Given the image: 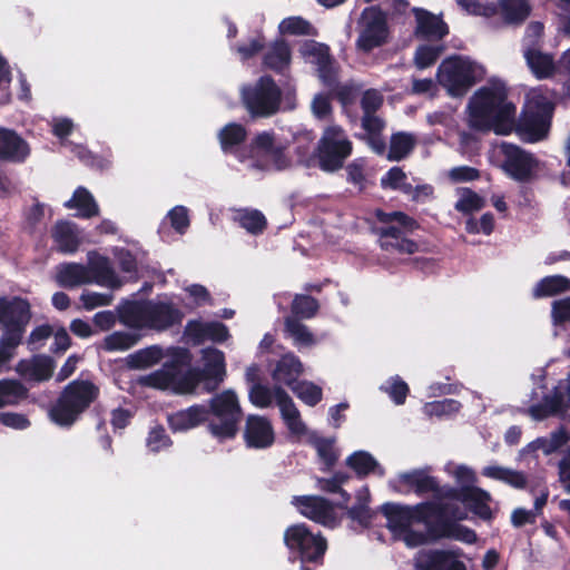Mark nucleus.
Wrapping results in <instances>:
<instances>
[{
	"mask_svg": "<svg viewBox=\"0 0 570 570\" xmlns=\"http://www.w3.org/2000/svg\"><path fill=\"white\" fill-rule=\"evenodd\" d=\"M469 126L482 132L507 136L513 131L517 107L503 87H481L468 104Z\"/></svg>",
	"mask_w": 570,
	"mask_h": 570,
	"instance_id": "f257e3e1",
	"label": "nucleus"
},
{
	"mask_svg": "<svg viewBox=\"0 0 570 570\" xmlns=\"http://www.w3.org/2000/svg\"><path fill=\"white\" fill-rule=\"evenodd\" d=\"M100 389L90 380L76 379L60 392L49 409L50 420L61 428H71L98 400Z\"/></svg>",
	"mask_w": 570,
	"mask_h": 570,
	"instance_id": "f03ea898",
	"label": "nucleus"
},
{
	"mask_svg": "<svg viewBox=\"0 0 570 570\" xmlns=\"http://www.w3.org/2000/svg\"><path fill=\"white\" fill-rule=\"evenodd\" d=\"M207 406V431L218 441L232 440L237 435L243 411L233 390L215 394Z\"/></svg>",
	"mask_w": 570,
	"mask_h": 570,
	"instance_id": "7ed1b4c3",
	"label": "nucleus"
},
{
	"mask_svg": "<svg viewBox=\"0 0 570 570\" xmlns=\"http://www.w3.org/2000/svg\"><path fill=\"white\" fill-rule=\"evenodd\" d=\"M484 77L483 66L459 55L448 57L438 68L439 83L454 98L465 96Z\"/></svg>",
	"mask_w": 570,
	"mask_h": 570,
	"instance_id": "20e7f679",
	"label": "nucleus"
},
{
	"mask_svg": "<svg viewBox=\"0 0 570 570\" xmlns=\"http://www.w3.org/2000/svg\"><path fill=\"white\" fill-rule=\"evenodd\" d=\"M352 153L353 142L345 130L338 125H331L324 129L311 160H314L322 171L332 174L344 167Z\"/></svg>",
	"mask_w": 570,
	"mask_h": 570,
	"instance_id": "39448f33",
	"label": "nucleus"
},
{
	"mask_svg": "<svg viewBox=\"0 0 570 570\" xmlns=\"http://www.w3.org/2000/svg\"><path fill=\"white\" fill-rule=\"evenodd\" d=\"M282 90L269 75L261 76L254 83L242 88L240 100L252 119H265L281 110Z\"/></svg>",
	"mask_w": 570,
	"mask_h": 570,
	"instance_id": "423d86ee",
	"label": "nucleus"
},
{
	"mask_svg": "<svg viewBox=\"0 0 570 570\" xmlns=\"http://www.w3.org/2000/svg\"><path fill=\"white\" fill-rule=\"evenodd\" d=\"M284 544L301 561L302 570H312L307 564L323 566L327 540L313 533L305 523L289 525L284 532Z\"/></svg>",
	"mask_w": 570,
	"mask_h": 570,
	"instance_id": "0eeeda50",
	"label": "nucleus"
},
{
	"mask_svg": "<svg viewBox=\"0 0 570 570\" xmlns=\"http://www.w3.org/2000/svg\"><path fill=\"white\" fill-rule=\"evenodd\" d=\"M60 286L73 288L83 284L97 283L99 285L115 286L118 284L117 275L106 256L89 258V265L78 263L65 264L57 276Z\"/></svg>",
	"mask_w": 570,
	"mask_h": 570,
	"instance_id": "6e6552de",
	"label": "nucleus"
},
{
	"mask_svg": "<svg viewBox=\"0 0 570 570\" xmlns=\"http://www.w3.org/2000/svg\"><path fill=\"white\" fill-rule=\"evenodd\" d=\"M554 106L542 95L532 97L524 105L519 119L514 118L513 131L524 142L542 140L550 127Z\"/></svg>",
	"mask_w": 570,
	"mask_h": 570,
	"instance_id": "1a4fd4ad",
	"label": "nucleus"
},
{
	"mask_svg": "<svg viewBox=\"0 0 570 570\" xmlns=\"http://www.w3.org/2000/svg\"><path fill=\"white\" fill-rule=\"evenodd\" d=\"M32 317L31 305L21 296H0V343L18 347Z\"/></svg>",
	"mask_w": 570,
	"mask_h": 570,
	"instance_id": "9d476101",
	"label": "nucleus"
},
{
	"mask_svg": "<svg viewBox=\"0 0 570 570\" xmlns=\"http://www.w3.org/2000/svg\"><path fill=\"white\" fill-rule=\"evenodd\" d=\"M441 510L439 502L424 501L415 505H402L386 502L380 507L381 513L386 518V527L393 533H401L412 523H422L425 530L433 524L435 513Z\"/></svg>",
	"mask_w": 570,
	"mask_h": 570,
	"instance_id": "9b49d317",
	"label": "nucleus"
},
{
	"mask_svg": "<svg viewBox=\"0 0 570 570\" xmlns=\"http://www.w3.org/2000/svg\"><path fill=\"white\" fill-rule=\"evenodd\" d=\"M357 31L356 47L365 53L385 45L390 36L386 13L380 6L364 8L357 21Z\"/></svg>",
	"mask_w": 570,
	"mask_h": 570,
	"instance_id": "f8f14e48",
	"label": "nucleus"
},
{
	"mask_svg": "<svg viewBox=\"0 0 570 570\" xmlns=\"http://www.w3.org/2000/svg\"><path fill=\"white\" fill-rule=\"evenodd\" d=\"M441 510L435 513L433 524L429 528V533L433 540L455 539L469 544L476 541L478 537L474 530L458 523L462 515H458L459 508L439 502Z\"/></svg>",
	"mask_w": 570,
	"mask_h": 570,
	"instance_id": "ddd939ff",
	"label": "nucleus"
},
{
	"mask_svg": "<svg viewBox=\"0 0 570 570\" xmlns=\"http://www.w3.org/2000/svg\"><path fill=\"white\" fill-rule=\"evenodd\" d=\"M501 153L502 169L510 178L519 183H530L537 178L539 160L533 154L509 142L501 145Z\"/></svg>",
	"mask_w": 570,
	"mask_h": 570,
	"instance_id": "4468645a",
	"label": "nucleus"
},
{
	"mask_svg": "<svg viewBox=\"0 0 570 570\" xmlns=\"http://www.w3.org/2000/svg\"><path fill=\"white\" fill-rule=\"evenodd\" d=\"M374 217L380 223L384 224L381 227H376L374 230L379 236L380 247L385 240L392 242L399 239L419 228V223L404 212L394 210L387 213L381 208H376L374 210Z\"/></svg>",
	"mask_w": 570,
	"mask_h": 570,
	"instance_id": "2eb2a0df",
	"label": "nucleus"
},
{
	"mask_svg": "<svg viewBox=\"0 0 570 570\" xmlns=\"http://www.w3.org/2000/svg\"><path fill=\"white\" fill-rule=\"evenodd\" d=\"M293 503L301 514L325 527L334 528L337 523L334 504L320 495L294 497Z\"/></svg>",
	"mask_w": 570,
	"mask_h": 570,
	"instance_id": "dca6fc26",
	"label": "nucleus"
},
{
	"mask_svg": "<svg viewBox=\"0 0 570 570\" xmlns=\"http://www.w3.org/2000/svg\"><path fill=\"white\" fill-rule=\"evenodd\" d=\"M184 313L171 302L146 301L145 328L158 332L179 325Z\"/></svg>",
	"mask_w": 570,
	"mask_h": 570,
	"instance_id": "f3484780",
	"label": "nucleus"
},
{
	"mask_svg": "<svg viewBox=\"0 0 570 570\" xmlns=\"http://www.w3.org/2000/svg\"><path fill=\"white\" fill-rule=\"evenodd\" d=\"M412 13L415 18L413 35L416 39L436 42L442 41L449 33L450 28L443 20L442 14H434L424 8L414 7Z\"/></svg>",
	"mask_w": 570,
	"mask_h": 570,
	"instance_id": "a211bd4d",
	"label": "nucleus"
},
{
	"mask_svg": "<svg viewBox=\"0 0 570 570\" xmlns=\"http://www.w3.org/2000/svg\"><path fill=\"white\" fill-rule=\"evenodd\" d=\"M456 550L431 549L421 551L415 559L417 570H466L463 561L459 560Z\"/></svg>",
	"mask_w": 570,
	"mask_h": 570,
	"instance_id": "6ab92c4d",
	"label": "nucleus"
},
{
	"mask_svg": "<svg viewBox=\"0 0 570 570\" xmlns=\"http://www.w3.org/2000/svg\"><path fill=\"white\" fill-rule=\"evenodd\" d=\"M185 335L194 345H202L207 341L222 344L229 337L228 327L218 321L203 322L199 320H190L185 326Z\"/></svg>",
	"mask_w": 570,
	"mask_h": 570,
	"instance_id": "aec40b11",
	"label": "nucleus"
},
{
	"mask_svg": "<svg viewBox=\"0 0 570 570\" xmlns=\"http://www.w3.org/2000/svg\"><path fill=\"white\" fill-rule=\"evenodd\" d=\"M204 366L198 367L203 382H206L207 390H216L226 376L225 354L216 347H206L202 351Z\"/></svg>",
	"mask_w": 570,
	"mask_h": 570,
	"instance_id": "412c9836",
	"label": "nucleus"
},
{
	"mask_svg": "<svg viewBox=\"0 0 570 570\" xmlns=\"http://www.w3.org/2000/svg\"><path fill=\"white\" fill-rule=\"evenodd\" d=\"M244 440L247 448L267 449L273 445L275 434L268 419L250 414L246 419Z\"/></svg>",
	"mask_w": 570,
	"mask_h": 570,
	"instance_id": "4be33fe9",
	"label": "nucleus"
},
{
	"mask_svg": "<svg viewBox=\"0 0 570 570\" xmlns=\"http://www.w3.org/2000/svg\"><path fill=\"white\" fill-rule=\"evenodd\" d=\"M30 146L16 130L0 126V160L21 164L30 155Z\"/></svg>",
	"mask_w": 570,
	"mask_h": 570,
	"instance_id": "5701e85b",
	"label": "nucleus"
},
{
	"mask_svg": "<svg viewBox=\"0 0 570 570\" xmlns=\"http://www.w3.org/2000/svg\"><path fill=\"white\" fill-rule=\"evenodd\" d=\"M167 423L174 433L187 432L207 423V406L194 404L167 415Z\"/></svg>",
	"mask_w": 570,
	"mask_h": 570,
	"instance_id": "b1692460",
	"label": "nucleus"
},
{
	"mask_svg": "<svg viewBox=\"0 0 570 570\" xmlns=\"http://www.w3.org/2000/svg\"><path fill=\"white\" fill-rule=\"evenodd\" d=\"M53 370L55 362L47 355H36L30 360H20L16 366L20 376L33 382L48 381L52 376Z\"/></svg>",
	"mask_w": 570,
	"mask_h": 570,
	"instance_id": "393cba45",
	"label": "nucleus"
},
{
	"mask_svg": "<svg viewBox=\"0 0 570 570\" xmlns=\"http://www.w3.org/2000/svg\"><path fill=\"white\" fill-rule=\"evenodd\" d=\"M303 373V364L301 360L293 353L284 354L276 363L273 371V380L285 384L292 390L299 381L298 377Z\"/></svg>",
	"mask_w": 570,
	"mask_h": 570,
	"instance_id": "a878e982",
	"label": "nucleus"
},
{
	"mask_svg": "<svg viewBox=\"0 0 570 570\" xmlns=\"http://www.w3.org/2000/svg\"><path fill=\"white\" fill-rule=\"evenodd\" d=\"M399 482L413 490L417 495L440 493L441 487L435 476L429 475L425 470L414 469L399 475Z\"/></svg>",
	"mask_w": 570,
	"mask_h": 570,
	"instance_id": "bb28decb",
	"label": "nucleus"
},
{
	"mask_svg": "<svg viewBox=\"0 0 570 570\" xmlns=\"http://www.w3.org/2000/svg\"><path fill=\"white\" fill-rule=\"evenodd\" d=\"M51 236L58 250L65 254L76 253L81 244L77 225L69 220H59L55 224Z\"/></svg>",
	"mask_w": 570,
	"mask_h": 570,
	"instance_id": "cd10ccee",
	"label": "nucleus"
},
{
	"mask_svg": "<svg viewBox=\"0 0 570 570\" xmlns=\"http://www.w3.org/2000/svg\"><path fill=\"white\" fill-rule=\"evenodd\" d=\"M345 463L355 472L358 479H364L371 473L381 478L385 475V469L371 453L363 450L353 452L346 458Z\"/></svg>",
	"mask_w": 570,
	"mask_h": 570,
	"instance_id": "c85d7f7f",
	"label": "nucleus"
},
{
	"mask_svg": "<svg viewBox=\"0 0 570 570\" xmlns=\"http://www.w3.org/2000/svg\"><path fill=\"white\" fill-rule=\"evenodd\" d=\"M491 495L488 491L469 485L466 494L463 500V504L466 509L484 521L493 519V512L490 507Z\"/></svg>",
	"mask_w": 570,
	"mask_h": 570,
	"instance_id": "c756f323",
	"label": "nucleus"
},
{
	"mask_svg": "<svg viewBox=\"0 0 570 570\" xmlns=\"http://www.w3.org/2000/svg\"><path fill=\"white\" fill-rule=\"evenodd\" d=\"M524 58L527 60V65L537 79L550 78L557 70V63L554 62L553 56L544 53L539 49L529 48L524 52Z\"/></svg>",
	"mask_w": 570,
	"mask_h": 570,
	"instance_id": "7c9ffc66",
	"label": "nucleus"
},
{
	"mask_svg": "<svg viewBox=\"0 0 570 570\" xmlns=\"http://www.w3.org/2000/svg\"><path fill=\"white\" fill-rule=\"evenodd\" d=\"M63 206L68 209H77V217L91 218L99 215V206L92 194L85 187L79 186Z\"/></svg>",
	"mask_w": 570,
	"mask_h": 570,
	"instance_id": "2f4dec72",
	"label": "nucleus"
},
{
	"mask_svg": "<svg viewBox=\"0 0 570 570\" xmlns=\"http://www.w3.org/2000/svg\"><path fill=\"white\" fill-rule=\"evenodd\" d=\"M29 389L19 380H0V409L14 406L27 400Z\"/></svg>",
	"mask_w": 570,
	"mask_h": 570,
	"instance_id": "473e14b6",
	"label": "nucleus"
},
{
	"mask_svg": "<svg viewBox=\"0 0 570 570\" xmlns=\"http://www.w3.org/2000/svg\"><path fill=\"white\" fill-rule=\"evenodd\" d=\"M289 62L291 48L284 39L276 40L263 58V65L275 72H283Z\"/></svg>",
	"mask_w": 570,
	"mask_h": 570,
	"instance_id": "72a5a7b5",
	"label": "nucleus"
},
{
	"mask_svg": "<svg viewBox=\"0 0 570 570\" xmlns=\"http://www.w3.org/2000/svg\"><path fill=\"white\" fill-rule=\"evenodd\" d=\"M309 443L316 450L317 456L323 464L322 471L330 472L336 465L340 458V452L335 448V439L313 436Z\"/></svg>",
	"mask_w": 570,
	"mask_h": 570,
	"instance_id": "f704fd0d",
	"label": "nucleus"
},
{
	"mask_svg": "<svg viewBox=\"0 0 570 570\" xmlns=\"http://www.w3.org/2000/svg\"><path fill=\"white\" fill-rule=\"evenodd\" d=\"M570 291V279L563 275H550L541 278L534 286V298L552 297Z\"/></svg>",
	"mask_w": 570,
	"mask_h": 570,
	"instance_id": "c9c22d12",
	"label": "nucleus"
},
{
	"mask_svg": "<svg viewBox=\"0 0 570 570\" xmlns=\"http://www.w3.org/2000/svg\"><path fill=\"white\" fill-rule=\"evenodd\" d=\"M499 10L509 24H521L530 16L531 6L528 0H499Z\"/></svg>",
	"mask_w": 570,
	"mask_h": 570,
	"instance_id": "e433bc0d",
	"label": "nucleus"
},
{
	"mask_svg": "<svg viewBox=\"0 0 570 570\" xmlns=\"http://www.w3.org/2000/svg\"><path fill=\"white\" fill-rule=\"evenodd\" d=\"M415 137L412 134L399 131L391 136L387 159L401 161L405 159L415 147Z\"/></svg>",
	"mask_w": 570,
	"mask_h": 570,
	"instance_id": "4c0bfd02",
	"label": "nucleus"
},
{
	"mask_svg": "<svg viewBox=\"0 0 570 570\" xmlns=\"http://www.w3.org/2000/svg\"><path fill=\"white\" fill-rule=\"evenodd\" d=\"M234 220L253 235H259L264 233L267 227L266 217L258 209H237L234 215Z\"/></svg>",
	"mask_w": 570,
	"mask_h": 570,
	"instance_id": "58836bf2",
	"label": "nucleus"
},
{
	"mask_svg": "<svg viewBox=\"0 0 570 570\" xmlns=\"http://www.w3.org/2000/svg\"><path fill=\"white\" fill-rule=\"evenodd\" d=\"M482 475L493 480L502 481L515 489H524L527 487L525 475L520 471L511 470L508 468L489 465L483 468Z\"/></svg>",
	"mask_w": 570,
	"mask_h": 570,
	"instance_id": "ea45409f",
	"label": "nucleus"
},
{
	"mask_svg": "<svg viewBox=\"0 0 570 570\" xmlns=\"http://www.w3.org/2000/svg\"><path fill=\"white\" fill-rule=\"evenodd\" d=\"M247 138V130L242 124L229 122L225 125L218 134L222 150L224 153L233 151L235 147L242 145Z\"/></svg>",
	"mask_w": 570,
	"mask_h": 570,
	"instance_id": "a19ab883",
	"label": "nucleus"
},
{
	"mask_svg": "<svg viewBox=\"0 0 570 570\" xmlns=\"http://www.w3.org/2000/svg\"><path fill=\"white\" fill-rule=\"evenodd\" d=\"M202 382L198 367H190L186 372H181L175 366L174 392L178 394L193 393Z\"/></svg>",
	"mask_w": 570,
	"mask_h": 570,
	"instance_id": "79ce46f5",
	"label": "nucleus"
},
{
	"mask_svg": "<svg viewBox=\"0 0 570 570\" xmlns=\"http://www.w3.org/2000/svg\"><path fill=\"white\" fill-rule=\"evenodd\" d=\"M444 45H420L414 52V65L417 69L423 70L433 66L443 53Z\"/></svg>",
	"mask_w": 570,
	"mask_h": 570,
	"instance_id": "37998d69",
	"label": "nucleus"
},
{
	"mask_svg": "<svg viewBox=\"0 0 570 570\" xmlns=\"http://www.w3.org/2000/svg\"><path fill=\"white\" fill-rule=\"evenodd\" d=\"M370 494L366 490L365 497H358L357 502L347 509V517L356 521L363 528H370L375 517V512L368 507Z\"/></svg>",
	"mask_w": 570,
	"mask_h": 570,
	"instance_id": "c03bdc74",
	"label": "nucleus"
},
{
	"mask_svg": "<svg viewBox=\"0 0 570 570\" xmlns=\"http://www.w3.org/2000/svg\"><path fill=\"white\" fill-rule=\"evenodd\" d=\"M292 392L308 406H315L323 397L322 389L308 381H299L292 386Z\"/></svg>",
	"mask_w": 570,
	"mask_h": 570,
	"instance_id": "a18cd8bd",
	"label": "nucleus"
},
{
	"mask_svg": "<svg viewBox=\"0 0 570 570\" xmlns=\"http://www.w3.org/2000/svg\"><path fill=\"white\" fill-rule=\"evenodd\" d=\"M318 308V301L311 295L297 294L292 302V313L301 318L314 317Z\"/></svg>",
	"mask_w": 570,
	"mask_h": 570,
	"instance_id": "49530a36",
	"label": "nucleus"
},
{
	"mask_svg": "<svg viewBox=\"0 0 570 570\" xmlns=\"http://www.w3.org/2000/svg\"><path fill=\"white\" fill-rule=\"evenodd\" d=\"M120 320L124 324L144 328L146 320V301L134 302L120 312Z\"/></svg>",
	"mask_w": 570,
	"mask_h": 570,
	"instance_id": "de8ad7c7",
	"label": "nucleus"
},
{
	"mask_svg": "<svg viewBox=\"0 0 570 570\" xmlns=\"http://www.w3.org/2000/svg\"><path fill=\"white\" fill-rule=\"evenodd\" d=\"M301 53L305 58H311V61L317 67L333 57L327 45L315 40L306 41L301 49Z\"/></svg>",
	"mask_w": 570,
	"mask_h": 570,
	"instance_id": "09e8293b",
	"label": "nucleus"
},
{
	"mask_svg": "<svg viewBox=\"0 0 570 570\" xmlns=\"http://www.w3.org/2000/svg\"><path fill=\"white\" fill-rule=\"evenodd\" d=\"M569 441V435L563 426H560L557 431L550 434V438H538L535 444L538 449H541L546 455H550L566 445Z\"/></svg>",
	"mask_w": 570,
	"mask_h": 570,
	"instance_id": "8fccbe9b",
	"label": "nucleus"
},
{
	"mask_svg": "<svg viewBox=\"0 0 570 570\" xmlns=\"http://www.w3.org/2000/svg\"><path fill=\"white\" fill-rule=\"evenodd\" d=\"M286 332L294 338L295 344L309 346L314 344V336L308 331L307 326L301 323L297 318L287 317L285 321Z\"/></svg>",
	"mask_w": 570,
	"mask_h": 570,
	"instance_id": "3c124183",
	"label": "nucleus"
},
{
	"mask_svg": "<svg viewBox=\"0 0 570 570\" xmlns=\"http://www.w3.org/2000/svg\"><path fill=\"white\" fill-rule=\"evenodd\" d=\"M138 342V336L127 332H114L104 340L106 351H126Z\"/></svg>",
	"mask_w": 570,
	"mask_h": 570,
	"instance_id": "603ef678",
	"label": "nucleus"
},
{
	"mask_svg": "<svg viewBox=\"0 0 570 570\" xmlns=\"http://www.w3.org/2000/svg\"><path fill=\"white\" fill-rule=\"evenodd\" d=\"M484 206L485 200L483 197L472 189L465 188L460 199L455 203L454 208L464 215H469L473 212L481 210Z\"/></svg>",
	"mask_w": 570,
	"mask_h": 570,
	"instance_id": "864d4df0",
	"label": "nucleus"
},
{
	"mask_svg": "<svg viewBox=\"0 0 570 570\" xmlns=\"http://www.w3.org/2000/svg\"><path fill=\"white\" fill-rule=\"evenodd\" d=\"M461 403L454 399H444L440 401L428 402L424 405V413L429 416H444L458 413L461 409Z\"/></svg>",
	"mask_w": 570,
	"mask_h": 570,
	"instance_id": "5fc2aeb1",
	"label": "nucleus"
},
{
	"mask_svg": "<svg viewBox=\"0 0 570 570\" xmlns=\"http://www.w3.org/2000/svg\"><path fill=\"white\" fill-rule=\"evenodd\" d=\"M146 445L151 452L158 453L161 450L170 448L173 445V440L166 433L165 428L159 424L151 428L148 432Z\"/></svg>",
	"mask_w": 570,
	"mask_h": 570,
	"instance_id": "6e6d98bb",
	"label": "nucleus"
},
{
	"mask_svg": "<svg viewBox=\"0 0 570 570\" xmlns=\"http://www.w3.org/2000/svg\"><path fill=\"white\" fill-rule=\"evenodd\" d=\"M248 397L250 403L256 407H268L275 399L274 387L269 389L262 383H255L249 389Z\"/></svg>",
	"mask_w": 570,
	"mask_h": 570,
	"instance_id": "4d7b16f0",
	"label": "nucleus"
},
{
	"mask_svg": "<svg viewBox=\"0 0 570 570\" xmlns=\"http://www.w3.org/2000/svg\"><path fill=\"white\" fill-rule=\"evenodd\" d=\"M275 134L273 131H262L257 134L249 144L252 156L271 154L276 146Z\"/></svg>",
	"mask_w": 570,
	"mask_h": 570,
	"instance_id": "13d9d810",
	"label": "nucleus"
},
{
	"mask_svg": "<svg viewBox=\"0 0 570 570\" xmlns=\"http://www.w3.org/2000/svg\"><path fill=\"white\" fill-rule=\"evenodd\" d=\"M160 358V350L156 346L140 350L130 355V366L135 368H146L156 364Z\"/></svg>",
	"mask_w": 570,
	"mask_h": 570,
	"instance_id": "bf43d9fd",
	"label": "nucleus"
},
{
	"mask_svg": "<svg viewBox=\"0 0 570 570\" xmlns=\"http://www.w3.org/2000/svg\"><path fill=\"white\" fill-rule=\"evenodd\" d=\"M406 175L401 167L394 166L381 178V186L393 190L402 189L407 191L411 188L410 184L405 183Z\"/></svg>",
	"mask_w": 570,
	"mask_h": 570,
	"instance_id": "052dcab7",
	"label": "nucleus"
},
{
	"mask_svg": "<svg viewBox=\"0 0 570 570\" xmlns=\"http://www.w3.org/2000/svg\"><path fill=\"white\" fill-rule=\"evenodd\" d=\"M338 72L340 66L334 57L317 67L318 78L328 89H333L335 86H337Z\"/></svg>",
	"mask_w": 570,
	"mask_h": 570,
	"instance_id": "680f3d73",
	"label": "nucleus"
},
{
	"mask_svg": "<svg viewBox=\"0 0 570 570\" xmlns=\"http://www.w3.org/2000/svg\"><path fill=\"white\" fill-rule=\"evenodd\" d=\"M311 28V23L302 17L286 18L279 23V31L285 35H309Z\"/></svg>",
	"mask_w": 570,
	"mask_h": 570,
	"instance_id": "e2e57ef3",
	"label": "nucleus"
},
{
	"mask_svg": "<svg viewBox=\"0 0 570 570\" xmlns=\"http://www.w3.org/2000/svg\"><path fill=\"white\" fill-rule=\"evenodd\" d=\"M381 248L390 253L412 255L419 250V244L415 240L410 239L407 235H404L399 239H394L392 242L385 240L382 244Z\"/></svg>",
	"mask_w": 570,
	"mask_h": 570,
	"instance_id": "0e129e2a",
	"label": "nucleus"
},
{
	"mask_svg": "<svg viewBox=\"0 0 570 570\" xmlns=\"http://www.w3.org/2000/svg\"><path fill=\"white\" fill-rule=\"evenodd\" d=\"M274 395L277 405L279 406L283 419L295 416L299 414L296 405L294 404L287 392L279 385L274 386Z\"/></svg>",
	"mask_w": 570,
	"mask_h": 570,
	"instance_id": "69168bd1",
	"label": "nucleus"
},
{
	"mask_svg": "<svg viewBox=\"0 0 570 570\" xmlns=\"http://www.w3.org/2000/svg\"><path fill=\"white\" fill-rule=\"evenodd\" d=\"M149 384L154 387L174 391L175 366H164L161 371L155 372L148 377Z\"/></svg>",
	"mask_w": 570,
	"mask_h": 570,
	"instance_id": "338daca9",
	"label": "nucleus"
},
{
	"mask_svg": "<svg viewBox=\"0 0 570 570\" xmlns=\"http://www.w3.org/2000/svg\"><path fill=\"white\" fill-rule=\"evenodd\" d=\"M551 317L556 325L570 322V296L552 303Z\"/></svg>",
	"mask_w": 570,
	"mask_h": 570,
	"instance_id": "774afa93",
	"label": "nucleus"
}]
</instances>
